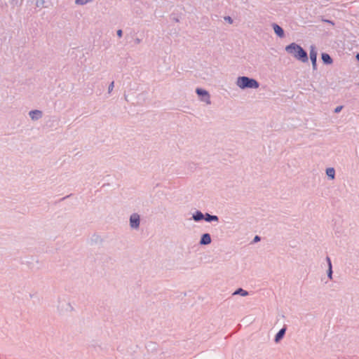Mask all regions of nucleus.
Instances as JSON below:
<instances>
[{
  "instance_id": "nucleus-12",
  "label": "nucleus",
  "mask_w": 359,
  "mask_h": 359,
  "mask_svg": "<svg viewBox=\"0 0 359 359\" xmlns=\"http://www.w3.org/2000/svg\"><path fill=\"white\" fill-rule=\"evenodd\" d=\"M203 218V215L201 212H196V215H194V219L196 221H199Z\"/></svg>"
},
{
  "instance_id": "nucleus-2",
  "label": "nucleus",
  "mask_w": 359,
  "mask_h": 359,
  "mask_svg": "<svg viewBox=\"0 0 359 359\" xmlns=\"http://www.w3.org/2000/svg\"><path fill=\"white\" fill-rule=\"evenodd\" d=\"M236 84L241 88H257L259 87V83L256 80L246 76L238 77Z\"/></svg>"
},
{
  "instance_id": "nucleus-7",
  "label": "nucleus",
  "mask_w": 359,
  "mask_h": 359,
  "mask_svg": "<svg viewBox=\"0 0 359 359\" xmlns=\"http://www.w3.org/2000/svg\"><path fill=\"white\" fill-rule=\"evenodd\" d=\"M273 29H274L275 33L278 36H279L280 37L283 36V34H284L283 29L279 25H274Z\"/></svg>"
},
{
  "instance_id": "nucleus-3",
  "label": "nucleus",
  "mask_w": 359,
  "mask_h": 359,
  "mask_svg": "<svg viewBox=\"0 0 359 359\" xmlns=\"http://www.w3.org/2000/svg\"><path fill=\"white\" fill-rule=\"evenodd\" d=\"M196 93L198 95L202 96L203 101L205 102L207 104H210V95L207 91L197 88Z\"/></svg>"
},
{
  "instance_id": "nucleus-14",
  "label": "nucleus",
  "mask_w": 359,
  "mask_h": 359,
  "mask_svg": "<svg viewBox=\"0 0 359 359\" xmlns=\"http://www.w3.org/2000/svg\"><path fill=\"white\" fill-rule=\"evenodd\" d=\"M218 219L217 217V216H211L208 214L206 215V217H205V220L207 221H212V220H215L217 221Z\"/></svg>"
},
{
  "instance_id": "nucleus-6",
  "label": "nucleus",
  "mask_w": 359,
  "mask_h": 359,
  "mask_svg": "<svg viewBox=\"0 0 359 359\" xmlns=\"http://www.w3.org/2000/svg\"><path fill=\"white\" fill-rule=\"evenodd\" d=\"M210 242H211L210 236L208 233L203 234L201 238V243L203 245H208V244L210 243Z\"/></svg>"
},
{
  "instance_id": "nucleus-20",
  "label": "nucleus",
  "mask_w": 359,
  "mask_h": 359,
  "mask_svg": "<svg viewBox=\"0 0 359 359\" xmlns=\"http://www.w3.org/2000/svg\"><path fill=\"white\" fill-rule=\"evenodd\" d=\"M259 240H260V238H259V237L258 236H256L255 237V238H254V241H255V242H257V241H259Z\"/></svg>"
},
{
  "instance_id": "nucleus-11",
  "label": "nucleus",
  "mask_w": 359,
  "mask_h": 359,
  "mask_svg": "<svg viewBox=\"0 0 359 359\" xmlns=\"http://www.w3.org/2000/svg\"><path fill=\"white\" fill-rule=\"evenodd\" d=\"M326 173L332 179H334V173H335V171H334V168H328V169H327Z\"/></svg>"
},
{
  "instance_id": "nucleus-19",
  "label": "nucleus",
  "mask_w": 359,
  "mask_h": 359,
  "mask_svg": "<svg viewBox=\"0 0 359 359\" xmlns=\"http://www.w3.org/2000/svg\"><path fill=\"white\" fill-rule=\"evenodd\" d=\"M225 20H227L229 23L232 22V20L230 17L225 18Z\"/></svg>"
},
{
  "instance_id": "nucleus-4",
  "label": "nucleus",
  "mask_w": 359,
  "mask_h": 359,
  "mask_svg": "<svg viewBox=\"0 0 359 359\" xmlns=\"http://www.w3.org/2000/svg\"><path fill=\"white\" fill-rule=\"evenodd\" d=\"M130 226L133 228H137L140 224V217L137 214H133L131 215L130 219Z\"/></svg>"
},
{
  "instance_id": "nucleus-5",
  "label": "nucleus",
  "mask_w": 359,
  "mask_h": 359,
  "mask_svg": "<svg viewBox=\"0 0 359 359\" xmlns=\"http://www.w3.org/2000/svg\"><path fill=\"white\" fill-rule=\"evenodd\" d=\"M310 58L311 60L312 61L313 66L315 68L316 66L317 52L314 47H311V48Z\"/></svg>"
},
{
  "instance_id": "nucleus-10",
  "label": "nucleus",
  "mask_w": 359,
  "mask_h": 359,
  "mask_svg": "<svg viewBox=\"0 0 359 359\" xmlns=\"http://www.w3.org/2000/svg\"><path fill=\"white\" fill-rule=\"evenodd\" d=\"M285 329L283 328L281 329L276 334V341H278L285 334Z\"/></svg>"
},
{
  "instance_id": "nucleus-15",
  "label": "nucleus",
  "mask_w": 359,
  "mask_h": 359,
  "mask_svg": "<svg viewBox=\"0 0 359 359\" xmlns=\"http://www.w3.org/2000/svg\"><path fill=\"white\" fill-rule=\"evenodd\" d=\"M327 260L328 262V265H329V273H328V275L330 277H331L332 276V265H331V261H330V259L329 257H327Z\"/></svg>"
},
{
  "instance_id": "nucleus-1",
  "label": "nucleus",
  "mask_w": 359,
  "mask_h": 359,
  "mask_svg": "<svg viewBox=\"0 0 359 359\" xmlns=\"http://www.w3.org/2000/svg\"><path fill=\"white\" fill-rule=\"evenodd\" d=\"M286 50L290 54H292L295 58L302 62H306L308 60L307 53L303 50V48L295 44L292 43L286 47Z\"/></svg>"
},
{
  "instance_id": "nucleus-13",
  "label": "nucleus",
  "mask_w": 359,
  "mask_h": 359,
  "mask_svg": "<svg viewBox=\"0 0 359 359\" xmlns=\"http://www.w3.org/2000/svg\"><path fill=\"white\" fill-rule=\"evenodd\" d=\"M234 294H241L242 296H246L248 294V292L245 290H243V289H238L237 291H236Z\"/></svg>"
},
{
  "instance_id": "nucleus-9",
  "label": "nucleus",
  "mask_w": 359,
  "mask_h": 359,
  "mask_svg": "<svg viewBox=\"0 0 359 359\" xmlns=\"http://www.w3.org/2000/svg\"><path fill=\"white\" fill-rule=\"evenodd\" d=\"M29 115L32 119H36L41 116V112L38 110L32 111L29 112Z\"/></svg>"
},
{
  "instance_id": "nucleus-21",
  "label": "nucleus",
  "mask_w": 359,
  "mask_h": 359,
  "mask_svg": "<svg viewBox=\"0 0 359 359\" xmlns=\"http://www.w3.org/2000/svg\"><path fill=\"white\" fill-rule=\"evenodd\" d=\"M113 87H114V82H112V83H111V85L109 86V90H112Z\"/></svg>"
},
{
  "instance_id": "nucleus-18",
  "label": "nucleus",
  "mask_w": 359,
  "mask_h": 359,
  "mask_svg": "<svg viewBox=\"0 0 359 359\" xmlns=\"http://www.w3.org/2000/svg\"><path fill=\"white\" fill-rule=\"evenodd\" d=\"M117 34L119 37H121L122 36V30L119 29L117 31Z\"/></svg>"
},
{
  "instance_id": "nucleus-17",
  "label": "nucleus",
  "mask_w": 359,
  "mask_h": 359,
  "mask_svg": "<svg viewBox=\"0 0 359 359\" xmlns=\"http://www.w3.org/2000/svg\"><path fill=\"white\" fill-rule=\"evenodd\" d=\"M341 109H342V107H341V106H340V107H337L335 109L334 111H335L336 113L339 112V111L341 110Z\"/></svg>"
},
{
  "instance_id": "nucleus-16",
  "label": "nucleus",
  "mask_w": 359,
  "mask_h": 359,
  "mask_svg": "<svg viewBox=\"0 0 359 359\" xmlns=\"http://www.w3.org/2000/svg\"><path fill=\"white\" fill-rule=\"evenodd\" d=\"M90 0H76V4H85L90 1Z\"/></svg>"
},
{
  "instance_id": "nucleus-8",
  "label": "nucleus",
  "mask_w": 359,
  "mask_h": 359,
  "mask_svg": "<svg viewBox=\"0 0 359 359\" xmlns=\"http://www.w3.org/2000/svg\"><path fill=\"white\" fill-rule=\"evenodd\" d=\"M322 60L326 64H331L332 62V58L327 53H323L322 54Z\"/></svg>"
},
{
  "instance_id": "nucleus-22",
  "label": "nucleus",
  "mask_w": 359,
  "mask_h": 359,
  "mask_svg": "<svg viewBox=\"0 0 359 359\" xmlns=\"http://www.w3.org/2000/svg\"><path fill=\"white\" fill-rule=\"evenodd\" d=\"M356 58H357V60L359 61V53H358V54H357V55H356Z\"/></svg>"
}]
</instances>
